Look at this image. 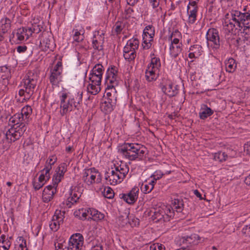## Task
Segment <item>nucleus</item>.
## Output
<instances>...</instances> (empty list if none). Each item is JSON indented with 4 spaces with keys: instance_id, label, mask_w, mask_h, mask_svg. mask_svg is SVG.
<instances>
[{
    "instance_id": "1",
    "label": "nucleus",
    "mask_w": 250,
    "mask_h": 250,
    "mask_svg": "<svg viewBox=\"0 0 250 250\" xmlns=\"http://www.w3.org/2000/svg\"><path fill=\"white\" fill-rule=\"evenodd\" d=\"M242 12L232 9L225 15L223 26L229 32L241 28L243 32L250 35V4L244 5Z\"/></svg>"
},
{
    "instance_id": "2",
    "label": "nucleus",
    "mask_w": 250,
    "mask_h": 250,
    "mask_svg": "<svg viewBox=\"0 0 250 250\" xmlns=\"http://www.w3.org/2000/svg\"><path fill=\"white\" fill-rule=\"evenodd\" d=\"M129 171L128 166L122 161L115 162L104 174L107 184L115 186L121 183Z\"/></svg>"
},
{
    "instance_id": "3",
    "label": "nucleus",
    "mask_w": 250,
    "mask_h": 250,
    "mask_svg": "<svg viewBox=\"0 0 250 250\" xmlns=\"http://www.w3.org/2000/svg\"><path fill=\"white\" fill-rule=\"evenodd\" d=\"M36 84L37 79L35 77L23 79L21 83L22 88L19 90L18 95L16 96L17 101L23 102L29 99L33 93Z\"/></svg>"
},
{
    "instance_id": "4",
    "label": "nucleus",
    "mask_w": 250,
    "mask_h": 250,
    "mask_svg": "<svg viewBox=\"0 0 250 250\" xmlns=\"http://www.w3.org/2000/svg\"><path fill=\"white\" fill-rule=\"evenodd\" d=\"M181 38V34L177 30L172 32L168 37L169 52L172 58H176L182 51L183 44L180 42Z\"/></svg>"
},
{
    "instance_id": "5",
    "label": "nucleus",
    "mask_w": 250,
    "mask_h": 250,
    "mask_svg": "<svg viewBox=\"0 0 250 250\" xmlns=\"http://www.w3.org/2000/svg\"><path fill=\"white\" fill-rule=\"evenodd\" d=\"M174 211L169 205H162L155 209L151 220L155 222L169 221L174 216Z\"/></svg>"
},
{
    "instance_id": "6",
    "label": "nucleus",
    "mask_w": 250,
    "mask_h": 250,
    "mask_svg": "<svg viewBox=\"0 0 250 250\" xmlns=\"http://www.w3.org/2000/svg\"><path fill=\"white\" fill-rule=\"evenodd\" d=\"M141 145L137 143H125L120 146L118 152L124 157L134 160L138 157Z\"/></svg>"
},
{
    "instance_id": "7",
    "label": "nucleus",
    "mask_w": 250,
    "mask_h": 250,
    "mask_svg": "<svg viewBox=\"0 0 250 250\" xmlns=\"http://www.w3.org/2000/svg\"><path fill=\"white\" fill-rule=\"evenodd\" d=\"M82 180L85 186L90 187L101 181L100 172L95 168L85 169L82 174Z\"/></svg>"
},
{
    "instance_id": "8",
    "label": "nucleus",
    "mask_w": 250,
    "mask_h": 250,
    "mask_svg": "<svg viewBox=\"0 0 250 250\" xmlns=\"http://www.w3.org/2000/svg\"><path fill=\"white\" fill-rule=\"evenodd\" d=\"M207 44L209 48L218 49L220 46V37L218 30L215 28H210L206 34Z\"/></svg>"
},
{
    "instance_id": "9",
    "label": "nucleus",
    "mask_w": 250,
    "mask_h": 250,
    "mask_svg": "<svg viewBox=\"0 0 250 250\" xmlns=\"http://www.w3.org/2000/svg\"><path fill=\"white\" fill-rule=\"evenodd\" d=\"M26 127L24 124L17 125H12L6 133V137L11 142H15L18 140L26 130Z\"/></svg>"
},
{
    "instance_id": "10",
    "label": "nucleus",
    "mask_w": 250,
    "mask_h": 250,
    "mask_svg": "<svg viewBox=\"0 0 250 250\" xmlns=\"http://www.w3.org/2000/svg\"><path fill=\"white\" fill-rule=\"evenodd\" d=\"M118 69L115 66L109 67L106 72V83L108 85V88L115 90V86L118 85L119 77L118 76Z\"/></svg>"
},
{
    "instance_id": "11",
    "label": "nucleus",
    "mask_w": 250,
    "mask_h": 250,
    "mask_svg": "<svg viewBox=\"0 0 250 250\" xmlns=\"http://www.w3.org/2000/svg\"><path fill=\"white\" fill-rule=\"evenodd\" d=\"M62 63L61 62L58 61L51 70L50 81L53 85H58L62 81Z\"/></svg>"
},
{
    "instance_id": "12",
    "label": "nucleus",
    "mask_w": 250,
    "mask_h": 250,
    "mask_svg": "<svg viewBox=\"0 0 250 250\" xmlns=\"http://www.w3.org/2000/svg\"><path fill=\"white\" fill-rule=\"evenodd\" d=\"M83 245V237L80 233L73 234L69 238L68 250H81Z\"/></svg>"
},
{
    "instance_id": "13",
    "label": "nucleus",
    "mask_w": 250,
    "mask_h": 250,
    "mask_svg": "<svg viewBox=\"0 0 250 250\" xmlns=\"http://www.w3.org/2000/svg\"><path fill=\"white\" fill-rule=\"evenodd\" d=\"M154 35V29L151 25L146 26L143 30L142 46L145 49H147L151 46V42Z\"/></svg>"
},
{
    "instance_id": "14",
    "label": "nucleus",
    "mask_w": 250,
    "mask_h": 250,
    "mask_svg": "<svg viewBox=\"0 0 250 250\" xmlns=\"http://www.w3.org/2000/svg\"><path fill=\"white\" fill-rule=\"evenodd\" d=\"M139 193V187L138 186H134L129 192L120 194L119 197L126 203L131 205L137 201L138 198Z\"/></svg>"
},
{
    "instance_id": "15",
    "label": "nucleus",
    "mask_w": 250,
    "mask_h": 250,
    "mask_svg": "<svg viewBox=\"0 0 250 250\" xmlns=\"http://www.w3.org/2000/svg\"><path fill=\"white\" fill-rule=\"evenodd\" d=\"M80 196L81 193L77 191L75 188H73V187H71L68 193L65 194V205L68 208H71L73 204L78 201Z\"/></svg>"
},
{
    "instance_id": "16",
    "label": "nucleus",
    "mask_w": 250,
    "mask_h": 250,
    "mask_svg": "<svg viewBox=\"0 0 250 250\" xmlns=\"http://www.w3.org/2000/svg\"><path fill=\"white\" fill-rule=\"evenodd\" d=\"M67 166L66 163L61 164L56 168L55 173L53 176L52 182L54 185L58 186L59 183L64 177V175L66 172Z\"/></svg>"
},
{
    "instance_id": "17",
    "label": "nucleus",
    "mask_w": 250,
    "mask_h": 250,
    "mask_svg": "<svg viewBox=\"0 0 250 250\" xmlns=\"http://www.w3.org/2000/svg\"><path fill=\"white\" fill-rule=\"evenodd\" d=\"M58 186L49 185L46 186L43 189L42 194V199L44 202L48 203L53 198L56 193Z\"/></svg>"
},
{
    "instance_id": "18",
    "label": "nucleus",
    "mask_w": 250,
    "mask_h": 250,
    "mask_svg": "<svg viewBox=\"0 0 250 250\" xmlns=\"http://www.w3.org/2000/svg\"><path fill=\"white\" fill-rule=\"evenodd\" d=\"M40 44L41 48L44 51H47L48 49L52 50L54 47L51 37L46 32L42 34Z\"/></svg>"
},
{
    "instance_id": "19",
    "label": "nucleus",
    "mask_w": 250,
    "mask_h": 250,
    "mask_svg": "<svg viewBox=\"0 0 250 250\" xmlns=\"http://www.w3.org/2000/svg\"><path fill=\"white\" fill-rule=\"evenodd\" d=\"M103 73V66L101 64L95 65L92 70L90 77V81H94L96 83H101Z\"/></svg>"
},
{
    "instance_id": "20",
    "label": "nucleus",
    "mask_w": 250,
    "mask_h": 250,
    "mask_svg": "<svg viewBox=\"0 0 250 250\" xmlns=\"http://www.w3.org/2000/svg\"><path fill=\"white\" fill-rule=\"evenodd\" d=\"M104 38V34L103 32L95 31L92 39L93 48L99 51H101L103 49Z\"/></svg>"
},
{
    "instance_id": "21",
    "label": "nucleus",
    "mask_w": 250,
    "mask_h": 250,
    "mask_svg": "<svg viewBox=\"0 0 250 250\" xmlns=\"http://www.w3.org/2000/svg\"><path fill=\"white\" fill-rule=\"evenodd\" d=\"M198 6L188 3L187 7V22L188 24H193L196 21Z\"/></svg>"
},
{
    "instance_id": "22",
    "label": "nucleus",
    "mask_w": 250,
    "mask_h": 250,
    "mask_svg": "<svg viewBox=\"0 0 250 250\" xmlns=\"http://www.w3.org/2000/svg\"><path fill=\"white\" fill-rule=\"evenodd\" d=\"M68 97V94L66 93H62V95L60 97L61 98V103H60V107L62 109H73L74 108H79V107L78 106V104L77 103L76 104L73 102L72 100H69L67 99Z\"/></svg>"
},
{
    "instance_id": "23",
    "label": "nucleus",
    "mask_w": 250,
    "mask_h": 250,
    "mask_svg": "<svg viewBox=\"0 0 250 250\" xmlns=\"http://www.w3.org/2000/svg\"><path fill=\"white\" fill-rule=\"evenodd\" d=\"M23 110H21V112H18L16 113L14 115L11 117L9 119V122L11 124H13V125H19L21 124H23L22 121L24 119V116L26 118H27V116L31 112L32 110H29L25 111L24 113L22 112Z\"/></svg>"
},
{
    "instance_id": "24",
    "label": "nucleus",
    "mask_w": 250,
    "mask_h": 250,
    "mask_svg": "<svg viewBox=\"0 0 250 250\" xmlns=\"http://www.w3.org/2000/svg\"><path fill=\"white\" fill-rule=\"evenodd\" d=\"M63 222L62 215L59 212L56 211L49 223L50 229L54 231H57Z\"/></svg>"
},
{
    "instance_id": "25",
    "label": "nucleus",
    "mask_w": 250,
    "mask_h": 250,
    "mask_svg": "<svg viewBox=\"0 0 250 250\" xmlns=\"http://www.w3.org/2000/svg\"><path fill=\"white\" fill-rule=\"evenodd\" d=\"M32 35V31L25 28H19L17 30L14 37L19 42L27 40Z\"/></svg>"
},
{
    "instance_id": "26",
    "label": "nucleus",
    "mask_w": 250,
    "mask_h": 250,
    "mask_svg": "<svg viewBox=\"0 0 250 250\" xmlns=\"http://www.w3.org/2000/svg\"><path fill=\"white\" fill-rule=\"evenodd\" d=\"M162 90L164 93L169 97L175 96L177 93V89L176 86L174 85L171 82L167 81L165 83L162 85Z\"/></svg>"
},
{
    "instance_id": "27",
    "label": "nucleus",
    "mask_w": 250,
    "mask_h": 250,
    "mask_svg": "<svg viewBox=\"0 0 250 250\" xmlns=\"http://www.w3.org/2000/svg\"><path fill=\"white\" fill-rule=\"evenodd\" d=\"M188 57L190 59L199 58L203 53L202 46L199 44H194L191 46L189 49Z\"/></svg>"
},
{
    "instance_id": "28",
    "label": "nucleus",
    "mask_w": 250,
    "mask_h": 250,
    "mask_svg": "<svg viewBox=\"0 0 250 250\" xmlns=\"http://www.w3.org/2000/svg\"><path fill=\"white\" fill-rule=\"evenodd\" d=\"M159 72V70H156L155 68L148 66L145 75L146 81L149 82L155 81L158 77Z\"/></svg>"
},
{
    "instance_id": "29",
    "label": "nucleus",
    "mask_w": 250,
    "mask_h": 250,
    "mask_svg": "<svg viewBox=\"0 0 250 250\" xmlns=\"http://www.w3.org/2000/svg\"><path fill=\"white\" fill-rule=\"evenodd\" d=\"M139 44V41L136 39L129 40L124 48L123 52H135V50L138 48Z\"/></svg>"
},
{
    "instance_id": "30",
    "label": "nucleus",
    "mask_w": 250,
    "mask_h": 250,
    "mask_svg": "<svg viewBox=\"0 0 250 250\" xmlns=\"http://www.w3.org/2000/svg\"><path fill=\"white\" fill-rule=\"evenodd\" d=\"M115 107V99L114 98L104 97L101 104L103 109H109Z\"/></svg>"
},
{
    "instance_id": "31",
    "label": "nucleus",
    "mask_w": 250,
    "mask_h": 250,
    "mask_svg": "<svg viewBox=\"0 0 250 250\" xmlns=\"http://www.w3.org/2000/svg\"><path fill=\"white\" fill-rule=\"evenodd\" d=\"M11 21L7 18L2 19L0 21V35L7 33L10 29Z\"/></svg>"
},
{
    "instance_id": "32",
    "label": "nucleus",
    "mask_w": 250,
    "mask_h": 250,
    "mask_svg": "<svg viewBox=\"0 0 250 250\" xmlns=\"http://www.w3.org/2000/svg\"><path fill=\"white\" fill-rule=\"evenodd\" d=\"M226 70L229 73L233 72L236 68V63L232 58H229L225 61Z\"/></svg>"
},
{
    "instance_id": "33",
    "label": "nucleus",
    "mask_w": 250,
    "mask_h": 250,
    "mask_svg": "<svg viewBox=\"0 0 250 250\" xmlns=\"http://www.w3.org/2000/svg\"><path fill=\"white\" fill-rule=\"evenodd\" d=\"M84 30L82 28L79 29H74L73 31L74 33L73 39L74 41L79 42L83 40Z\"/></svg>"
},
{
    "instance_id": "34",
    "label": "nucleus",
    "mask_w": 250,
    "mask_h": 250,
    "mask_svg": "<svg viewBox=\"0 0 250 250\" xmlns=\"http://www.w3.org/2000/svg\"><path fill=\"white\" fill-rule=\"evenodd\" d=\"M100 85L101 83H96L94 81H91V83L88 85L87 87L88 92L93 95L96 94L100 90Z\"/></svg>"
},
{
    "instance_id": "35",
    "label": "nucleus",
    "mask_w": 250,
    "mask_h": 250,
    "mask_svg": "<svg viewBox=\"0 0 250 250\" xmlns=\"http://www.w3.org/2000/svg\"><path fill=\"white\" fill-rule=\"evenodd\" d=\"M90 209L80 208L74 212V215L81 219H85L90 214Z\"/></svg>"
},
{
    "instance_id": "36",
    "label": "nucleus",
    "mask_w": 250,
    "mask_h": 250,
    "mask_svg": "<svg viewBox=\"0 0 250 250\" xmlns=\"http://www.w3.org/2000/svg\"><path fill=\"white\" fill-rule=\"evenodd\" d=\"M90 215L92 219L96 221H101L103 220L104 217V214L93 208L90 209Z\"/></svg>"
},
{
    "instance_id": "37",
    "label": "nucleus",
    "mask_w": 250,
    "mask_h": 250,
    "mask_svg": "<svg viewBox=\"0 0 250 250\" xmlns=\"http://www.w3.org/2000/svg\"><path fill=\"white\" fill-rule=\"evenodd\" d=\"M57 158L55 155H52L49 156L48 159L46 160L45 162V164L44 166V167L43 169L46 170L47 171H50L52 169V167L54 164L57 162Z\"/></svg>"
},
{
    "instance_id": "38",
    "label": "nucleus",
    "mask_w": 250,
    "mask_h": 250,
    "mask_svg": "<svg viewBox=\"0 0 250 250\" xmlns=\"http://www.w3.org/2000/svg\"><path fill=\"white\" fill-rule=\"evenodd\" d=\"M129 213L127 212L124 213L118 217L117 220V223L122 227L125 226L129 223L128 219Z\"/></svg>"
},
{
    "instance_id": "39",
    "label": "nucleus",
    "mask_w": 250,
    "mask_h": 250,
    "mask_svg": "<svg viewBox=\"0 0 250 250\" xmlns=\"http://www.w3.org/2000/svg\"><path fill=\"white\" fill-rule=\"evenodd\" d=\"M41 173L38 179L39 181L42 182V183L45 184V183L49 179L50 177V171L43 169L41 171Z\"/></svg>"
},
{
    "instance_id": "40",
    "label": "nucleus",
    "mask_w": 250,
    "mask_h": 250,
    "mask_svg": "<svg viewBox=\"0 0 250 250\" xmlns=\"http://www.w3.org/2000/svg\"><path fill=\"white\" fill-rule=\"evenodd\" d=\"M172 205L177 212H181L183 208V201L178 199H174L172 201Z\"/></svg>"
},
{
    "instance_id": "41",
    "label": "nucleus",
    "mask_w": 250,
    "mask_h": 250,
    "mask_svg": "<svg viewBox=\"0 0 250 250\" xmlns=\"http://www.w3.org/2000/svg\"><path fill=\"white\" fill-rule=\"evenodd\" d=\"M228 155L224 152H218L214 154V160L218 162H223L227 160Z\"/></svg>"
},
{
    "instance_id": "42",
    "label": "nucleus",
    "mask_w": 250,
    "mask_h": 250,
    "mask_svg": "<svg viewBox=\"0 0 250 250\" xmlns=\"http://www.w3.org/2000/svg\"><path fill=\"white\" fill-rule=\"evenodd\" d=\"M149 66L155 68L156 70H159L161 67V62L158 58L154 57L151 58V62L148 64Z\"/></svg>"
},
{
    "instance_id": "43",
    "label": "nucleus",
    "mask_w": 250,
    "mask_h": 250,
    "mask_svg": "<svg viewBox=\"0 0 250 250\" xmlns=\"http://www.w3.org/2000/svg\"><path fill=\"white\" fill-rule=\"evenodd\" d=\"M155 181L154 180H151L149 181L148 184H146L144 185L143 188V192L145 193H147L150 192L153 188Z\"/></svg>"
},
{
    "instance_id": "44",
    "label": "nucleus",
    "mask_w": 250,
    "mask_h": 250,
    "mask_svg": "<svg viewBox=\"0 0 250 250\" xmlns=\"http://www.w3.org/2000/svg\"><path fill=\"white\" fill-rule=\"evenodd\" d=\"M42 28V27L40 22L38 23L34 22L32 25V27L28 28V30H31L32 34L33 33H38L41 31Z\"/></svg>"
},
{
    "instance_id": "45",
    "label": "nucleus",
    "mask_w": 250,
    "mask_h": 250,
    "mask_svg": "<svg viewBox=\"0 0 250 250\" xmlns=\"http://www.w3.org/2000/svg\"><path fill=\"white\" fill-rule=\"evenodd\" d=\"M104 196L108 199H111L114 197V192L112 189L109 187H106L104 188L103 192Z\"/></svg>"
},
{
    "instance_id": "46",
    "label": "nucleus",
    "mask_w": 250,
    "mask_h": 250,
    "mask_svg": "<svg viewBox=\"0 0 250 250\" xmlns=\"http://www.w3.org/2000/svg\"><path fill=\"white\" fill-rule=\"evenodd\" d=\"M200 239L201 238L198 234H193L191 235L189 237H188L187 241L188 243H193L196 245L200 242Z\"/></svg>"
},
{
    "instance_id": "47",
    "label": "nucleus",
    "mask_w": 250,
    "mask_h": 250,
    "mask_svg": "<svg viewBox=\"0 0 250 250\" xmlns=\"http://www.w3.org/2000/svg\"><path fill=\"white\" fill-rule=\"evenodd\" d=\"M124 27V23L121 21H118L114 25L113 31L117 34H120Z\"/></svg>"
},
{
    "instance_id": "48",
    "label": "nucleus",
    "mask_w": 250,
    "mask_h": 250,
    "mask_svg": "<svg viewBox=\"0 0 250 250\" xmlns=\"http://www.w3.org/2000/svg\"><path fill=\"white\" fill-rule=\"evenodd\" d=\"M124 57L125 60L131 61L134 59L136 57L135 52H123Z\"/></svg>"
},
{
    "instance_id": "49",
    "label": "nucleus",
    "mask_w": 250,
    "mask_h": 250,
    "mask_svg": "<svg viewBox=\"0 0 250 250\" xmlns=\"http://www.w3.org/2000/svg\"><path fill=\"white\" fill-rule=\"evenodd\" d=\"M149 249L150 250H165V247L163 244L156 243L150 244Z\"/></svg>"
},
{
    "instance_id": "50",
    "label": "nucleus",
    "mask_w": 250,
    "mask_h": 250,
    "mask_svg": "<svg viewBox=\"0 0 250 250\" xmlns=\"http://www.w3.org/2000/svg\"><path fill=\"white\" fill-rule=\"evenodd\" d=\"M91 250H102L103 247L100 243L97 244L96 240L91 241Z\"/></svg>"
},
{
    "instance_id": "51",
    "label": "nucleus",
    "mask_w": 250,
    "mask_h": 250,
    "mask_svg": "<svg viewBox=\"0 0 250 250\" xmlns=\"http://www.w3.org/2000/svg\"><path fill=\"white\" fill-rule=\"evenodd\" d=\"M213 113V110H203L200 113V117L202 119H205Z\"/></svg>"
},
{
    "instance_id": "52",
    "label": "nucleus",
    "mask_w": 250,
    "mask_h": 250,
    "mask_svg": "<svg viewBox=\"0 0 250 250\" xmlns=\"http://www.w3.org/2000/svg\"><path fill=\"white\" fill-rule=\"evenodd\" d=\"M19 243H20L19 247L21 249V250H27L26 248V241L22 237H19Z\"/></svg>"
},
{
    "instance_id": "53",
    "label": "nucleus",
    "mask_w": 250,
    "mask_h": 250,
    "mask_svg": "<svg viewBox=\"0 0 250 250\" xmlns=\"http://www.w3.org/2000/svg\"><path fill=\"white\" fill-rule=\"evenodd\" d=\"M45 184L39 181L38 179L37 180H34L33 182V185L35 190H39Z\"/></svg>"
},
{
    "instance_id": "54",
    "label": "nucleus",
    "mask_w": 250,
    "mask_h": 250,
    "mask_svg": "<svg viewBox=\"0 0 250 250\" xmlns=\"http://www.w3.org/2000/svg\"><path fill=\"white\" fill-rule=\"evenodd\" d=\"M242 232L246 236L250 237V224L245 226L242 229Z\"/></svg>"
},
{
    "instance_id": "55",
    "label": "nucleus",
    "mask_w": 250,
    "mask_h": 250,
    "mask_svg": "<svg viewBox=\"0 0 250 250\" xmlns=\"http://www.w3.org/2000/svg\"><path fill=\"white\" fill-rule=\"evenodd\" d=\"M155 211V209H147L144 213V217H150L151 219L152 215L153 214V212Z\"/></svg>"
},
{
    "instance_id": "56",
    "label": "nucleus",
    "mask_w": 250,
    "mask_h": 250,
    "mask_svg": "<svg viewBox=\"0 0 250 250\" xmlns=\"http://www.w3.org/2000/svg\"><path fill=\"white\" fill-rule=\"evenodd\" d=\"M163 175V174L161 171H156L153 175V178L152 180H154L155 183L156 181L160 179Z\"/></svg>"
},
{
    "instance_id": "57",
    "label": "nucleus",
    "mask_w": 250,
    "mask_h": 250,
    "mask_svg": "<svg viewBox=\"0 0 250 250\" xmlns=\"http://www.w3.org/2000/svg\"><path fill=\"white\" fill-rule=\"evenodd\" d=\"M116 91L115 90L114 91V90H111V88H108V85H107V88H106V90H105V93H106V98H112V97H111V93H114ZM105 97V96L104 97ZM113 98H114V97H113Z\"/></svg>"
},
{
    "instance_id": "58",
    "label": "nucleus",
    "mask_w": 250,
    "mask_h": 250,
    "mask_svg": "<svg viewBox=\"0 0 250 250\" xmlns=\"http://www.w3.org/2000/svg\"><path fill=\"white\" fill-rule=\"evenodd\" d=\"M244 150L247 154L250 155V141L244 145Z\"/></svg>"
},
{
    "instance_id": "59",
    "label": "nucleus",
    "mask_w": 250,
    "mask_h": 250,
    "mask_svg": "<svg viewBox=\"0 0 250 250\" xmlns=\"http://www.w3.org/2000/svg\"><path fill=\"white\" fill-rule=\"evenodd\" d=\"M17 51L20 53H23L27 50V47L25 45L19 46L17 48Z\"/></svg>"
},
{
    "instance_id": "60",
    "label": "nucleus",
    "mask_w": 250,
    "mask_h": 250,
    "mask_svg": "<svg viewBox=\"0 0 250 250\" xmlns=\"http://www.w3.org/2000/svg\"><path fill=\"white\" fill-rule=\"evenodd\" d=\"M153 8L158 7L159 5V0H149Z\"/></svg>"
},
{
    "instance_id": "61",
    "label": "nucleus",
    "mask_w": 250,
    "mask_h": 250,
    "mask_svg": "<svg viewBox=\"0 0 250 250\" xmlns=\"http://www.w3.org/2000/svg\"><path fill=\"white\" fill-rule=\"evenodd\" d=\"M201 0H189L188 3L193 5L198 6V3Z\"/></svg>"
},
{
    "instance_id": "62",
    "label": "nucleus",
    "mask_w": 250,
    "mask_h": 250,
    "mask_svg": "<svg viewBox=\"0 0 250 250\" xmlns=\"http://www.w3.org/2000/svg\"><path fill=\"white\" fill-rule=\"evenodd\" d=\"M194 194L198 197L199 198L200 200H202L203 199V198L202 197V195L199 192V191L197 189L196 190H194Z\"/></svg>"
},
{
    "instance_id": "63",
    "label": "nucleus",
    "mask_w": 250,
    "mask_h": 250,
    "mask_svg": "<svg viewBox=\"0 0 250 250\" xmlns=\"http://www.w3.org/2000/svg\"><path fill=\"white\" fill-rule=\"evenodd\" d=\"M245 182L247 185L250 186V174L245 178Z\"/></svg>"
},
{
    "instance_id": "64",
    "label": "nucleus",
    "mask_w": 250,
    "mask_h": 250,
    "mask_svg": "<svg viewBox=\"0 0 250 250\" xmlns=\"http://www.w3.org/2000/svg\"><path fill=\"white\" fill-rule=\"evenodd\" d=\"M135 0H127V2L129 4H134L135 3Z\"/></svg>"
}]
</instances>
